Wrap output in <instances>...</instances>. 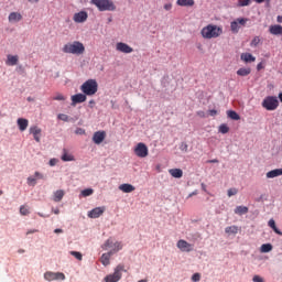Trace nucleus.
I'll use <instances>...</instances> for the list:
<instances>
[{
    "instance_id": "nucleus-1",
    "label": "nucleus",
    "mask_w": 282,
    "mask_h": 282,
    "mask_svg": "<svg viewBox=\"0 0 282 282\" xmlns=\"http://www.w3.org/2000/svg\"><path fill=\"white\" fill-rule=\"evenodd\" d=\"M203 39H219L220 34H224V29L215 24H208L200 31Z\"/></svg>"
},
{
    "instance_id": "nucleus-2",
    "label": "nucleus",
    "mask_w": 282,
    "mask_h": 282,
    "mask_svg": "<svg viewBox=\"0 0 282 282\" xmlns=\"http://www.w3.org/2000/svg\"><path fill=\"white\" fill-rule=\"evenodd\" d=\"M62 52H64V54H85V45L79 41L67 43L63 46Z\"/></svg>"
},
{
    "instance_id": "nucleus-3",
    "label": "nucleus",
    "mask_w": 282,
    "mask_h": 282,
    "mask_svg": "<svg viewBox=\"0 0 282 282\" xmlns=\"http://www.w3.org/2000/svg\"><path fill=\"white\" fill-rule=\"evenodd\" d=\"M93 6L99 10V12H113L116 4L111 0H90Z\"/></svg>"
},
{
    "instance_id": "nucleus-4",
    "label": "nucleus",
    "mask_w": 282,
    "mask_h": 282,
    "mask_svg": "<svg viewBox=\"0 0 282 282\" xmlns=\"http://www.w3.org/2000/svg\"><path fill=\"white\" fill-rule=\"evenodd\" d=\"M80 91L86 96H95L98 93V82L96 79H88L80 86Z\"/></svg>"
},
{
    "instance_id": "nucleus-5",
    "label": "nucleus",
    "mask_w": 282,
    "mask_h": 282,
    "mask_svg": "<svg viewBox=\"0 0 282 282\" xmlns=\"http://www.w3.org/2000/svg\"><path fill=\"white\" fill-rule=\"evenodd\" d=\"M262 107L267 111H275L279 109V99L275 96H268L263 99Z\"/></svg>"
},
{
    "instance_id": "nucleus-6",
    "label": "nucleus",
    "mask_w": 282,
    "mask_h": 282,
    "mask_svg": "<svg viewBox=\"0 0 282 282\" xmlns=\"http://www.w3.org/2000/svg\"><path fill=\"white\" fill-rule=\"evenodd\" d=\"M122 272H127L124 264H118L112 274H109L105 278L106 282H118L122 279Z\"/></svg>"
},
{
    "instance_id": "nucleus-7",
    "label": "nucleus",
    "mask_w": 282,
    "mask_h": 282,
    "mask_svg": "<svg viewBox=\"0 0 282 282\" xmlns=\"http://www.w3.org/2000/svg\"><path fill=\"white\" fill-rule=\"evenodd\" d=\"M246 23H248V18H238L235 21L230 23L231 32L234 34L239 33L240 28L246 26Z\"/></svg>"
},
{
    "instance_id": "nucleus-8",
    "label": "nucleus",
    "mask_w": 282,
    "mask_h": 282,
    "mask_svg": "<svg viewBox=\"0 0 282 282\" xmlns=\"http://www.w3.org/2000/svg\"><path fill=\"white\" fill-rule=\"evenodd\" d=\"M45 281H65V273L47 271L44 273Z\"/></svg>"
},
{
    "instance_id": "nucleus-9",
    "label": "nucleus",
    "mask_w": 282,
    "mask_h": 282,
    "mask_svg": "<svg viewBox=\"0 0 282 282\" xmlns=\"http://www.w3.org/2000/svg\"><path fill=\"white\" fill-rule=\"evenodd\" d=\"M134 155L137 158H147L149 155V148L143 142H140L134 148Z\"/></svg>"
},
{
    "instance_id": "nucleus-10",
    "label": "nucleus",
    "mask_w": 282,
    "mask_h": 282,
    "mask_svg": "<svg viewBox=\"0 0 282 282\" xmlns=\"http://www.w3.org/2000/svg\"><path fill=\"white\" fill-rule=\"evenodd\" d=\"M176 246L181 252H193V245L188 243L186 240H178Z\"/></svg>"
},
{
    "instance_id": "nucleus-11",
    "label": "nucleus",
    "mask_w": 282,
    "mask_h": 282,
    "mask_svg": "<svg viewBox=\"0 0 282 282\" xmlns=\"http://www.w3.org/2000/svg\"><path fill=\"white\" fill-rule=\"evenodd\" d=\"M117 52H121L122 54H131L133 52V47L129 46V44L124 42H118L116 44Z\"/></svg>"
},
{
    "instance_id": "nucleus-12",
    "label": "nucleus",
    "mask_w": 282,
    "mask_h": 282,
    "mask_svg": "<svg viewBox=\"0 0 282 282\" xmlns=\"http://www.w3.org/2000/svg\"><path fill=\"white\" fill-rule=\"evenodd\" d=\"M87 19H89V14H87V11H79V12L75 13L73 17V21L75 23H85V21H87Z\"/></svg>"
},
{
    "instance_id": "nucleus-13",
    "label": "nucleus",
    "mask_w": 282,
    "mask_h": 282,
    "mask_svg": "<svg viewBox=\"0 0 282 282\" xmlns=\"http://www.w3.org/2000/svg\"><path fill=\"white\" fill-rule=\"evenodd\" d=\"M72 107H76V105H80V102H85L87 100L86 94H76L70 97Z\"/></svg>"
},
{
    "instance_id": "nucleus-14",
    "label": "nucleus",
    "mask_w": 282,
    "mask_h": 282,
    "mask_svg": "<svg viewBox=\"0 0 282 282\" xmlns=\"http://www.w3.org/2000/svg\"><path fill=\"white\" fill-rule=\"evenodd\" d=\"M106 138H107V132H105V131H97L93 135V142L95 144H102V142H105Z\"/></svg>"
},
{
    "instance_id": "nucleus-15",
    "label": "nucleus",
    "mask_w": 282,
    "mask_h": 282,
    "mask_svg": "<svg viewBox=\"0 0 282 282\" xmlns=\"http://www.w3.org/2000/svg\"><path fill=\"white\" fill-rule=\"evenodd\" d=\"M104 213H105V207H96V208L91 209L90 212H88V217L90 219H98V217L104 215Z\"/></svg>"
},
{
    "instance_id": "nucleus-16",
    "label": "nucleus",
    "mask_w": 282,
    "mask_h": 282,
    "mask_svg": "<svg viewBox=\"0 0 282 282\" xmlns=\"http://www.w3.org/2000/svg\"><path fill=\"white\" fill-rule=\"evenodd\" d=\"M30 133H32L35 142H41V133H42V130L41 128L34 126V127H31L30 128Z\"/></svg>"
},
{
    "instance_id": "nucleus-17",
    "label": "nucleus",
    "mask_w": 282,
    "mask_h": 282,
    "mask_svg": "<svg viewBox=\"0 0 282 282\" xmlns=\"http://www.w3.org/2000/svg\"><path fill=\"white\" fill-rule=\"evenodd\" d=\"M270 34H273L274 36H279L282 34V26L280 24H274L269 28Z\"/></svg>"
},
{
    "instance_id": "nucleus-18",
    "label": "nucleus",
    "mask_w": 282,
    "mask_h": 282,
    "mask_svg": "<svg viewBox=\"0 0 282 282\" xmlns=\"http://www.w3.org/2000/svg\"><path fill=\"white\" fill-rule=\"evenodd\" d=\"M21 19H23V15H21V13H19V12H11L9 14L10 23H19V21H21Z\"/></svg>"
},
{
    "instance_id": "nucleus-19",
    "label": "nucleus",
    "mask_w": 282,
    "mask_h": 282,
    "mask_svg": "<svg viewBox=\"0 0 282 282\" xmlns=\"http://www.w3.org/2000/svg\"><path fill=\"white\" fill-rule=\"evenodd\" d=\"M119 191H122V193H133V191H135V186L124 183L119 186Z\"/></svg>"
},
{
    "instance_id": "nucleus-20",
    "label": "nucleus",
    "mask_w": 282,
    "mask_h": 282,
    "mask_svg": "<svg viewBox=\"0 0 282 282\" xmlns=\"http://www.w3.org/2000/svg\"><path fill=\"white\" fill-rule=\"evenodd\" d=\"M241 61H243L245 63H254V61H257V57H254V55L250 54V53H242L240 55Z\"/></svg>"
},
{
    "instance_id": "nucleus-21",
    "label": "nucleus",
    "mask_w": 282,
    "mask_h": 282,
    "mask_svg": "<svg viewBox=\"0 0 282 282\" xmlns=\"http://www.w3.org/2000/svg\"><path fill=\"white\" fill-rule=\"evenodd\" d=\"M7 65L14 67L19 63V56L18 55H8L7 56Z\"/></svg>"
},
{
    "instance_id": "nucleus-22",
    "label": "nucleus",
    "mask_w": 282,
    "mask_h": 282,
    "mask_svg": "<svg viewBox=\"0 0 282 282\" xmlns=\"http://www.w3.org/2000/svg\"><path fill=\"white\" fill-rule=\"evenodd\" d=\"M176 4L182 8H193V6H195V0H177Z\"/></svg>"
},
{
    "instance_id": "nucleus-23",
    "label": "nucleus",
    "mask_w": 282,
    "mask_h": 282,
    "mask_svg": "<svg viewBox=\"0 0 282 282\" xmlns=\"http://www.w3.org/2000/svg\"><path fill=\"white\" fill-rule=\"evenodd\" d=\"M281 175H282V169H275L267 173L268 180H273V177H279Z\"/></svg>"
},
{
    "instance_id": "nucleus-24",
    "label": "nucleus",
    "mask_w": 282,
    "mask_h": 282,
    "mask_svg": "<svg viewBox=\"0 0 282 282\" xmlns=\"http://www.w3.org/2000/svg\"><path fill=\"white\" fill-rule=\"evenodd\" d=\"M112 254H113V251H109L101 256L100 261H101L102 265H109Z\"/></svg>"
},
{
    "instance_id": "nucleus-25",
    "label": "nucleus",
    "mask_w": 282,
    "mask_h": 282,
    "mask_svg": "<svg viewBox=\"0 0 282 282\" xmlns=\"http://www.w3.org/2000/svg\"><path fill=\"white\" fill-rule=\"evenodd\" d=\"M29 124H30V121H28V119H23V118L18 119V127L20 131H25Z\"/></svg>"
},
{
    "instance_id": "nucleus-26",
    "label": "nucleus",
    "mask_w": 282,
    "mask_h": 282,
    "mask_svg": "<svg viewBox=\"0 0 282 282\" xmlns=\"http://www.w3.org/2000/svg\"><path fill=\"white\" fill-rule=\"evenodd\" d=\"M169 173L172 177H176L177 180L184 175V172L181 169H171L169 170Z\"/></svg>"
},
{
    "instance_id": "nucleus-27",
    "label": "nucleus",
    "mask_w": 282,
    "mask_h": 282,
    "mask_svg": "<svg viewBox=\"0 0 282 282\" xmlns=\"http://www.w3.org/2000/svg\"><path fill=\"white\" fill-rule=\"evenodd\" d=\"M252 74V69L250 67H242L237 70L238 76H250Z\"/></svg>"
},
{
    "instance_id": "nucleus-28",
    "label": "nucleus",
    "mask_w": 282,
    "mask_h": 282,
    "mask_svg": "<svg viewBox=\"0 0 282 282\" xmlns=\"http://www.w3.org/2000/svg\"><path fill=\"white\" fill-rule=\"evenodd\" d=\"M225 232H226L227 235H237V232H239V227H238V226H235V225L229 226V227H226V228H225Z\"/></svg>"
},
{
    "instance_id": "nucleus-29",
    "label": "nucleus",
    "mask_w": 282,
    "mask_h": 282,
    "mask_svg": "<svg viewBox=\"0 0 282 282\" xmlns=\"http://www.w3.org/2000/svg\"><path fill=\"white\" fill-rule=\"evenodd\" d=\"M65 197V192L63 189H58L54 193L53 200L61 202Z\"/></svg>"
},
{
    "instance_id": "nucleus-30",
    "label": "nucleus",
    "mask_w": 282,
    "mask_h": 282,
    "mask_svg": "<svg viewBox=\"0 0 282 282\" xmlns=\"http://www.w3.org/2000/svg\"><path fill=\"white\" fill-rule=\"evenodd\" d=\"M74 160H76V159L74 158V155L67 153V150H64V153H63V155H62V161H63V162H74Z\"/></svg>"
},
{
    "instance_id": "nucleus-31",
    "label": "nucleus",
    "mask_w": 282,
    "mask_h": 282,
    "mask_svg": "<svg viewBox=\"0 0 282 282\" xmlns=\"http://www.w3.org/2000/svg\"><path fill=\"white\" fill-rule=\"evenodd\" d=\"M235 214L236 215H246V214H248V207L247 206H237L235 208Z\"/></svg>"
},
{
    "instance_id": "nucleus-32",
    "label": "nucleus",
    "mask_w": 282,
    "mask_h": 282,
    "mask_svg": "<svg viewBox=\"0 0 282 282\" xmlns=\"http://www.w3.org/2000/svg\"><path fill=\"white\" fill-rule=\"evenodd\" d=\"M227 116L228 118H230V120H241V117L239 116V113H237V111H234V110L227 111Z\"/></svg>"
},
{
    "instance_id": "nucleus-33",
    "label": "nucleus",
    "mask_w": 282,
    "mask_h": 282,
    "mask_svg": "<svg viewBox=\"0 0 282 282\" xmlns=\"http://www.w3.org/2000/svg\"><path fill=\"white\" fill-rule=\"evenodd\" d=\"M120 250H122V242H119V241L113 242V247L110 250V252H112V254H116V252H120Z\"/></svg>"
},
{
    "instance_id": "nucleus-34",
    "label": "nucleus",
    "mask_w": 282,
    "mask_h": 282,
    "mask_svg": "<svg viewBox=\"0 0 282 282\" xmlns=\"http://www.w3.org/2000/svg\"><path fill=\"white\" fill-rule=\"evenodd\" d=\"M260 252H272V245L264 243L260 248Z\"/></svg>"
},
{
    "instance_id": "nucleus-35",
    "label": "nucleus",
    "mask_w": 282,
    "mask_h": 282,
    "mask_svg": "<svg viewBox=\"0 0 282 282\" xmlns=\"http://www.w3.org/2000/svg\"><path fill=\"white\" fill-rule=\"evenodd\" d=\"M219 133H228L230 131V128L226 123H221L218 128Z\"/></svg>"
},
{
    "instance_id": "nucleus-36",
    "label": "nucleus",
    "mask_w": 282,
    "mask_h": 282,
    "mask_svg": "<svg viewBox=\"0 0 282 282\" xmlns=\"http://www.w3.org/2000/svg\"><path fill=\"white\" fill-rule=\"evenodd\" d=\"M259 43H261V37L254 36V37L252 39V41L250 42V46H251V47H257V46L259 45Z\"/></svg>"
},
{
    "instance_id": "nucleus-37",
    "label": "nucleus",
    "mask_w": 282,
    "mask_h": 282,
    "mask_svg": "<svg viewBox=\"0 0 282 282\" xmlns=\"http://www.w3.org/2000/svg\"><path fill=\"white\" fill-rule=\"evenodd\" d=\"M53 100H58V101H65L67 100V97L61 93H57L54 97Z\"/></svg>"
},
{
    "instance_id": "nucleus-38",
    "label": "nucleus",
    "mask_w": 282,
    "mask_h": 282,
    "mask_svg": "<svg viewBox=\"0 0 282 282\" xmlns=\"http://www.w3.org/2000/svg\"><path fill=\"white\" fill-rule=\"evenodd\" d=\"M252 0H238V8H245L246 6H250Z\"/></svg>"
},
{
    "instance_id": "nucleus-39",
    "label": "nucleus",
    "mask_w": 282,
    "mask_h": 282,
    "mask_svg": "<svg viewBox=\"0 0 282 282\" xmlns=\"http://www.w3.org/2000/svg\"><path fill=\"white\" fill-rule=\"evenodd\" d=\"M104 250H107V248H112L113 249V239H108L104 246H102Z\"/></svg>"
},
{
    "instance_id": "nucleus-40",
    "label": "nucleus",
    "mask_w": 282,
    "mask_h": 282,
    "mask_svg": "<svg viewBox=\"0 0 282 282\" xmlns=\"http://www.w3.org/2000/svg\"><path fill=\"white\" fill-rule=\"evenodd\" d=\"M20 215H23V216L30 215V209L25 205H22L20 207Z\"/></svg>"
},
{
    "instance_id": "nucleus-41",
    "label": "nucleus",
    "mask_w": 282,
    "mask_h": 282,
    "mask_svg": "<svg viewBox=\"0 0 282 282\" xmlns=\"http://www.w3.org/2000/svg\"><path fill=\"white\" fill-rule=\"evenodd\" d=\"M29 186H36V176H29L26 178Z\"/></svg>"
},
{
    "instance_id": "nucleus-42",
    "label": "nucleus",
    "mask_w": 282,
    "mask_h": 282,
    "mask_svg": "<svg viewBox=\"0 0 282 282\" xmlns=\"http://www.w3.org/2000/svg\"><path fill=\"white\" fill-rule=\"evenodd\" d=\"M82 195H83V197H89L90 195H94V189L86 188V189L82 191Z\"/></svg>"
},
{
    "instance_id": "nucleus-43",
    "label": "nucleus",
    "mask_w": 282,
    "mask_h": 282,
    "mask_svg": "<svg viewBox=\"0 0 282 282\" xmlns=\"http://www.w3.org/2000/svg\"><path fill=\"white\" fill-rule=\"evenodd\" d=\"M72 257H75V259H77V261H83V253L78 252V251H70Z\"/></svg>"
},
{
    "instance_id": "nucleus-44",
    "label": "nucleus",
    "mask_w": 282,
    "mask_h": 282,
    "mask_svg": "<svg viewBox=\"0 0 282 282\" xmlns=\"http://www.w3.org/2000/svg\"><path fill=\"white\" fill-rule=\"evenodd\" d=\"M237 193H239V189H237V188H235V187L229 188V189L227 191L228 197H232V196L237 195Z\"/></svg>"
},
{
    "instance_id": "nucleus-45",
    "label": "nucleus",
    "mask_w": 282,
    "mask_h": 282,
    "mask_svg": "<svg viewBox=\"0 0 282 282\" xmlns=\"http://www.w3.org/2000/svg\"><path fill=\"white\" fill-rule=\"evenodd\" d=\"M58 120H63V122H68L69 121V116L65 115V113H59L57 116Z\"/></svg>"
},
{
    "instance_id": "nucleus-46",
    "label": "nucleus",
    "mask_w": 282,
    "mask_h": 282,
    "mask_svg": "<svg viewBox=\"0 0 282 282\" xmlns=\"http://www.w3.org/2000/svg\"><path fill=\"white\" fill-rule=\"evenodd\" d=\"M163 8L166 12H171V10H173V3L167 2L163 6Z\"/></svg>"
},
{
    "instance_id": "nucleus-47",
    "label": "nucleus",
    "mask_w": 282,
    "mask_h": 282,
    "mask_svg": "<svg viewBox=\"0 0 282 282\" xmlns=\"http://www.w3.org/2000/svg\"><path fill=\"white\" fill-rule=\"evenodd\" d=\"M200 279H202V275L199 273H194L192 276V281L194 282H198L200 281Z\"/></svg>"
},
{
    "instance_id": "nucleus-48",
    "label": "nucleus",
    "mask_w": 282,
    "mask_h": 282,
    "mask_svg": "<svg viewBox=\"0 0 282 282\" xmlns=\"http://www.w3.org/2000/svg\"><path fill=\"white\" fill-rule=\"evenodd\" d=\"M34 177H35L36 180H45V176H44L42 173H40V172H35V173H34Z\"/></svg>"
},
{
    "instance_id": "nucleus-49",
    "label": "nucleus",
    "mask_w": 282,
    "mask_h": 282,
    "mask_svg": "<svg viewBox=\"0 0 282 282\" xmlns=\"http://www.w3.org/2000/svg\"><path fill=\"white\" fill-rule=\"evenodd\" d=\"M252 281H253V282H265V281H263V278H261L260 275H254V276L252 278Z\"/></svg>"
},
{
    "instance_id": "nucleus-50",
    "label": "nucleus",
    "mask_w": 282,
    "mask_h": 282,
    "mask_svg": "<svg viewBox=\"0 0 282 282\" xmlns=\"http://www.w3.org/2000/svg\"><path fill=\"white\" fill-rule=\"evenodd\" d=\"M272 228V230H273V232L275 234V235H280V236H282V231L281 230H279V228L276 227V225H274L273 227H271Z\"/></svg>"
},
{
    "instance_id": "nucleus-51",
    "label": "nucleus",
    "mask_w": 282,
    "mask_h": 282,
    "mask_svg": "<svg viewBox=\"0 0 282 282\" xmlns=\"http://www.w3.org/2000/svg\"><path fill=\"white\" fill-rule=\"evenodd\" d=\"M272 228V230H273V232L275 234V235H280V236H282V231L281 230H279V228L276 227V225H274L273 227H271Z\"/></svg>"
},
{
    "instance_id": "nucleus-52",
    "label": "nucleus",
    "mask_w": 282,
    "mask_h": 282,
    "mask_svg": "<svg viewBox=\"0 0 282 282\" xmlns=\"http://www.w3.org/2000/svg\"><path fill=\"white\" fill-rule=\"evenodd\" d=\"M57 163H58V160H56V159L50 160V166H56Z\"/></svg>"
},
{
    "instance_id": "nucleus-53",
    "label": "nucleus",
    "mask_w": 282,
    "mask_h": 282,
    "mask_svg": "<svg viewBox=\"0 0 282 282\" xmlns=\"http://www.w3.org/2000/svg\"><path fill=\"white\" fill-rule=\"evenodd\" d=\"M268 226L269 228H273L274 226H276V223L274 221V219H270Z\"/></svg>"
},
{
    "instance_id": "nucleus-54",
    "label": "nucleus",
    "mask_w": 282,
    "mask_h": 282,
    "mask_svg": "<svg viewBox=\"0 0 282 282\" xmlns=\"http://www.w3.org/2000/svg\"><path fill=\"white\" fill-rule=\"evenodd\" d=\"M197 116H198L199 118H206V112L199 110V111H197Z\"/></svg>"
},
{
    "instance_id": "nucleus-55",
    "label": "nucleus",
    "mask_w": 282,
    "mask_h": 282,
    "mask_svg": "<svg viewBox=\"0 0 282 282\" xmlns=\"http://www.w3.org/2000/svg\"><path fill=\"white\" fill-rule=\"evenodd\" d=\"M181 149H182V151H188V144L182 143Z\"/></svg>"
},
{
    "instance_id": "nucleus-56",
    "label": "nucleus",
    "mask_w": 282,
    "mask_h": 282,
    "mask_svg": "<svg viewBox=\"0 0 282 282\" xmlns=\"http://www.w3.org/2000/svg\"><path fill=\"white\" fill-rule=\"evenodd\" d=\"M76 133H77V135H83V133H85V130H83V128H78L76 130Z\"/></svg>"
},
{
    "instance_id": "nucleus-57",
    "label": "nucleus",
    "mask_w": 282,
    "mask_h": 282,
    "mask_svg": "<svg viewBox=\"0 0 282 282\" xmlns=\"http://www.w3.org/2000/svg\"><path fill=\"white\" fill-rule=\"evenodd\" d=\"M209 116H212V117L217 116V110H215V109L209 110Z\"/></svg>"
},
{
    "instance_id": "nucleus-58",
    "label": "nucleus",
    "mask_w": 282,
    "mask_h": 282,
    "mask_svg": "<svg viewBox=\"0 0 282 282\" xmlns=\"http://www.w3.org/2000/svg\"><path fill=\"white\" fill-rule=\"evenodd\" d=\"M256 3H270V0H253Z\"/></svg>"
},
{
    "instance_id": "nucleus-59",
    "label": "nucleus",
    "mask_w": 282,
    "mask_h": 282,
    "mask_svg": "<svg viewBox=\"0 0 282 282\" xmlns=\"http://www.w3.org/2000/svg\"><path fill=\"white\" fill-rule=\"evenodd\" d=\"M209 164H217V163H219V160H217V159H214V160H209V161H207Z\"/></svg>"
},
{
    "instance_id": "nucleus-60",
    "label": "nucleus",
    "mask_w": 282,
    "mask_h": 282,
    "mask_svg": "<svg viewBox=\"0 0 282 282\" xmlns=\"http://www.w3.org/2000/svg\"><path fill=\"white\" fill-rule=\"evenodd\" d=\"M257 69H258V72H261V69H263V63H259L257 65Z\"/></svg>"
},
{
    "instance_id": "nucleus-61",
    "label": "nucleus",
    "mask_w": 282,
    "mask_h": 282,
    "mask_svg": "<svg viewBox=\"0 0 282 282\" xmlns=\"http://www.w3.org/2000/svg\"><path fill=\"white\" fill-rule=\"evenodd\" d=\"M94 105H96V101H95L94 99H91V100L89 101V107H90V109H94Z\"/></svg>"
},
{
    "instance_id": "nucleus-62",
    "label": "nucleus",
    "mask_w": 282,
    "mask_h": 282,
    "mask_svg": "<svg viewBox=\"0 0 282 282\" xmlns=\"http://www.w3.org/2000/svg\"><path fill=\"white\" fill-rule=\"evenodd\" d=\"M54 232L55 235H59L61 232H63V229H55Z\"/></svg>"
},
{
    "instance_id": "nucleus-63",
    "label": "nucleus",
    "mask_w": 282,
    "mask_h": 282,
    "mask_svg": "<svg viewBox=\"0 0 282 282\" xmlns=\"http://www.w3.org/2000/svg\"><path fill=\"white\" fill-rule=\"evenodd\" d=\"M276 21L278 23H282V15H278Z\"/></svg>"
},
{
    "instance_id": "nucleus-64",
    "label": "nucleus",
    "mask_w": 282,
    "mask_h": 282,
    "mask_svg": "<svg viewBox=\"0 0 282 282\" xmlns=\"http://www.w3.org/2000/svg\"><path fill=\"white\" fill-rule=\"evenodd\" d=\"M279 98L282 101V93L279 94Z\"/></svg>"
}]
</instances>
